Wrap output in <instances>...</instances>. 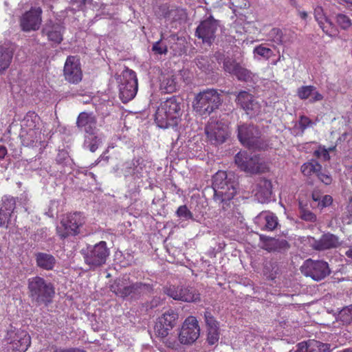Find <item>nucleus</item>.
<instances>
[{
    "mask_svg": "<svg viewBox=\"0 0 352 352\" xmlns=\"http://www.w3.org/2000/svg\"><path fill=\"white\" fill-rule=\"evenodd\" d=\"M214 199L223 210L230 208V200L236 193L237 182L232 174L218 171L212 179Z\"/></svg>",
    "mask_w": 352,
    "mask_h": 352,
    "instance_id": "nucleus-1",
    "label": "nucleus"
},
{
    "mask_svg": "<svg viewBox=\"0 0 352 352\" xmlns=\"http://www.w3.org/2000/svg\"><path fill=\"white\" fill-rule=\"evenodd\" d=\"M181 99L175 96L163 102L157 108L155 120L160 128H168L177 124V120L182 116Z\"/></svg>",
    "mask_w": 352,
    "mask_h": 352,
    "instance_id": "nucleus-2",
    "label": "nucleus"
},
{
    "mask_svg": "<svg viewBox=\"0 0 352 352\" xmlns=\"http://www.w3.org/2000/svg\"><path fill=\"white\" fill-rule=\"evenodd\" d=\"M110 289L121 298H138L141 294L150 292L152 287L148 283H131L128 275L116 278L110 286Z\"/></svg>",
    "mask_w": 352,
    "mask_h": 352,
    "instance_id": "nucleus-3",
    "label": "nucleus"
},
{
    "mask_svg": "<svg viewBox=\"0 0 352 352\" xmlns=\"http://www.w3.org/2000/svg\"><path fill=\"white\" fill-rule=\"evenodd\" d=\"M28 288L29 297L37 305H47L55 294L53 285L38 276L28 279Z\"/></svg>",
    "mask_w": 352,
    "mask_h": 352,
    "instance_id": "nucleus-4",
    "label": "nucleus"
},
{
    "mask_svg": "<svg viewBox=\"0 0 352 352\" xmlns=\"http://www.w3.org/2000/svg\"><path fill=\"white\" fill-rule=\"evenodd\" d=\"M221 102L220 94L214 89H207L197 95L193 107L200 115L207 116L218 109Z\"/></svg>",
    "mask_w": 352,
    "mask_h": 352,
    "instance_id": "nucleus-5",
    "label": "nucleus"
},
{
    "mask_svg": "<svg viewBox=\"0 0 352 352\" xmlns=\"http://www.w3.org/2000/svg\"><path fill=\"white\" fill-rule=\"evenodd\" d=\"M237 137L243 145L251 148L264 149L267 146L258 128L251 124H239L237 126Z\"/></svg>",
    "mask_w": 352,
    "mask_h": 352,
    "instance_id": "nucleus-6",
    "label": "nucleus"
},
{
    "mask_svg": "<svg viewBox=\"0 0 352 352\" xmlns=\"http://www.w3.org/2000/svg\"><path fill=\"white\" fill-rule=\"evenodd\" d=\"M110 250L105 241H100L94 245H89L84 254L85 262L90 269H96L106 263Z\"/></svg>",
    "mask_w": 352,
    "mask_h": 352,
    "instance_id": "nucleus-7",
    "label": "nucleus"
},
{
    "mask_svg": "<svg viewBox=\"0 0 352 352\" xmlns=\"http://www.w3.org/2000/svg\"><path fill=\"white\" fill-rule=\"evenodd\" d=\"M234 161L241 170L248 173H260L265 172L267 169V166L262 159L256 155H248L246 151L239 152L235 155Z\"/></svg>",
    "mask_w": 352,
    "mask_h": 352,
    "instance_id": "nucleus-8",
    "label": "nucleus"
},
{
    "mask_svg": "<svg viewBox=\"0 0 352 352\" xmlns=\"http://www.w3.org/2000/svg\"><path fill=\"white\" fill-rule=\"evenodd\" d=\"M119 87L120 98L122 102L126 103L132 100L138 91V79L135 72L128 68L124 69Z\"/></svg>",
    "mask_w": 352,
    "mask_h": 352,
    "instance_id": "nucleus-9",
    "label": "nucleus"
},
{
    "mask_svg": "<svg viewBox=\"0 0 352 352\" xmlns=\"http://www.w3.org/2000/svg\"><path fill=\"white\" fill-rule=\"evenodd\" d=\"M8 349L12 352H25L31 344L28 333L21 329L12 328L8 330L6 337Z\"/></svg>",
    "mask_w": 352,
    "mask_h": 352,
    "instance_id": "nucleus-10",
    "label": "nucleus"
},
{
    "mask_svg": "<svg viewBox=\"0 0 352 352\" xmlns=\"http://www.w3.org/2000/svg\"><path fill=\"white\" fill-rule=\"evenodd\" d=\"M84 223V217L80 212L69 214L61 220L60 226L57 227V232L61 238L76 235Z\"/></svg>",
    "mask_w": 352,
    "mask_h": 352,
    "instance_id": "nucleus-11",
    "label": "nucleus"
},
{
    "mask_svg": "<svg viewBox=\"0 0 352 352\" xmlns=\"http://www.w3.org/2000/svg\"><path fill=\"white\" fill-rule=\"evenodd\" d=\"M301 272L314 280H321L329 276L331 270L329 264L323 261L307 259L300 267Z\"/></svg>",
    "mask_w": 352,
    "mask_h": 352,
    "instance_id": "nucleus-12",
    "label": "nucleus"
},
{
    "mask_svg": "<svg viewBox=\"0 0 352 352\" xmlns=\"http://www.w3.org/2000/svg\"><path fill=\"white\" fill-rule=\"evenodd\" d=\"M200 328L197 318L188 317L184 322L178 339L181 344L189 345L194 343L199 337Z\"/></svg>",
    "mask_w": 352,
    "mask_h": 352,
    "instance_id": "nucleus-13",
    "label": "nucleus"
},
{
    "mask_svg": "<svg viewBox=\"0 0 352 352\" xmlns=\"http://www.w3.org/2000/svg\"><path fill=\"white\" fill-rule=\"evenodd\" d=\"M206 133L212 143L221 144L229 135L228 125L223 121L211 120L206 126Z\"/></svg>",
    "mask_w": 352,
    "mask_h": 352,
    "instance_id": "nucleus-14",
    "label": "nucleus"
},
{
    "mask_svg": "<svg viewBox=\"0 0 352 352\" xmlns=\"http://www.w3.org/2000/svg\"><path fill=\"white\" fill-rule=\"evenodd\" d=\"M41 14V8H33L25 12L19 20L21 30L25 32L38 30L42 22Z\"/></svg>",
    "mask_w": 352,
    "mask_h": 352,
    "instance_id": "nucleus-15",
    "label": "nucleus"
},
{
    "mask_svg": "<svg viewBox=\"0 0 352 352\" xmlns=\"http://www.w3.org/2000/svg\"><path fill=\"white\" fill-rule=\"evenodd\" d=\"M165 293L176 300L191 302L200 300L199 294L189 287L170 286L165 289Z\"/></svg>",
    "mask_w": 352,
    "mask_h": 352,
    "instance_id": "nucleus-16",
    "label": "nucleus"
},
{
    "mask_svg": "<svg viewBox=\"0 0 352 352\" xmlns=\"http://www.w3.org/2000/svg\"><path fill=\"white\" fill-rule=\"evenodd\" d=\"M218 27V21L210 16L199 25L195 34L198 38L202 39L203 43L210 45L214 41Z\"/></svg>",
    "mask_w": 352,
    "mask_h": 352,
    "instance_id": "nucleus-17",
    "label": "nucleus"
},
{
    "mask_svg": "<svg viewBox=\"0 0 352 352\" xmlns=\"http://www.w3.org/2000/svg\"><path fill=\"white\" fill-rule=\"evenodd\" d=\"M63 74L65 79L70 83L77 84L82 77L79 59L69 56L65 63Z\"/></svg>",
    "mask_w": 352,
    "mask_h": 352,
    "instance_id": "nucleus-18",
    "label": "nucleus"
},
{
    "mask_svg": "<svg viewBox=\"0 0 352 352\" xmlns=\"http://www.w3.org/2000/svg\"><path fill=\"white\" fill-rule=\"evenodd\" d=\"M236 102L251 116H256L261 111V105L255 101L252 95L247 91H240L236 95Z\"/></svg>",
    "mask_w": 352,
    "mask_h": 352,
    "instance_id": "nucleus-19",
    "label": "nucleus"
},
{
    "mask_svg": "<svg viewBox=\"0 0 352 352\" xmlns=\"http://www.w3.org/2000/svg\"><path fill=\"white\" fill-rule=\"evenodd\" d=\"M76 126L85 134H95L98 132L97 119L92 113L81 112L77 118Z\"/></svg>",
    "mask_w": 352,
    "mask_h": 352,
    "instance_id": "nucleus-20",
    "label": "nucleus"
},
{
    "mask_svg": "<svg viewBox=\"0 0 352 352\" xmlns=\"http://www.w3.org/2000/svg\"><path fill=\"white\" fill-rule=\"evenodd\" d=\"M176 319L177 314L173 310L165 312L156 322V333L162 338L166 337L168 334V331L174 327Z\"/></svg>",
    "mask_w": 352,
    "mask_h": 352,
    "instance_id": "nucleus-21",
    "label": "nucleus"
},
{
    "mask_svg": "<svg viewBox=\"0 0 352 352\" xmlns=\"http://www.w3.org/2000/svg\"><path fill=\"white\" fill-rule=\"evenodd\" d=\"M340 245V242L338 237L331 233L322 234L319 239L312 238L310 241L311 247L318 251L336 248Z\"/></svg>",
    "mask_w": 352,
    "mask_h": 352,
    "instance_id": "nucleus-22",
    "label": "nucleus"
},
{
    "mask_svg": "<svg viewBox=\"0 0 352 352\" xmlns=\"http://www.w3.org/2000/svg\"><path fill=\"white\" fill-rule=\"evenodd\" d=\"M255 222L261 230L272 231L278 226L277 217L270 212H262L255 219Z\"/></svg>",
    "mask_w": 352,
    "mask_h": 352,
    "instance_id": "nucleus-23",
    "label": "nucleus"
},
{
    "mask_svg": "<svg viewBox=\"0 0 352 352\" xmlns=\"http://www.w3.org/2000/svg\"><path fill=\"white\" fill-rule=\"evenodd\" d=\"M252 192L259 202L267 201L272 192L271 182L265 179H260L253 188Z\"/></svg>",
    "mask_w": 352,
    "mask_h": 352,
    "instance_id": "nucleus-24",
    "label": "nucleus"
},
{
    "mask_svg": "<svg viewBox=\"0 0 352 352\" xmlns=\"http://www.w3.org/2000/svg\"><path fill=\"white\" fill-rule=\"evenodd\" d=\"M331 345L322 343L317 340H309L298 344V349L295 352H331Z\"/></svg>",
    "mask_w": 352,
    "mask_h": 352,
    "instance_id": "nucleus-25",
    "label": "nucleus"
},
{
    "mask_svg": "<svg viewBox=\"0 0 352 352\" xmlns=\"http://www.w3.org/2000/svg\"><path fill=\"white\" fill-rule=\"evenodd\" d=\"M63 27L60 24L50 21L45 24L43 32L47 36L50 41L60 43L63 40Z\"/></svg>",
    "mask_w": 352,
    "mask_h": 352,
    "instance_id": "nucleus-26",
    "label": "nucleus"
},
{
    "mask_svg": "<svg viewBox=\"0 0 352 352\" xmlns=\"http://www.w3.org/2000/svg\"><path fill=\"white\" fill-rule=\"evenodd\" d=\"M267 40L276 44L283 45L286 43L292 42V35L290 32L284 33L280 29L274 28L267 34Z\"/></svg>",
    "mask_w": 352,
    "mask_h": 352,
    "instance_id": "nucleus-27",
    "label": "nucleus"
},
{
    "mask_svg": "<svg viewBox=\"0 0 352 352\" xmlns=\"http://www.w3.org/2000/svg\"><path fill=\"white\" fill-rule=\"evenodd\" d=\"M37 265L43 270H51L56 264L55 258L50 254L39 252L36 254Z\"/></svg>",
    "mask_w": 352,
    "mask_h": 352,
    "instance_id": "nucleus-28",
    "label": "nucleus"
},
{
    "mask_svg": "<svg viewBox=\"0 0 352 352\" xmlns=\"http://www.w3.org/2000/svg\"><path fill=\"white\" fill-rule=\"evenodd\" d=\"M23 144L26 146H33L36 143L41 140V131L26 130L21 133Z\"/></svg>",
    "mask_w": 352,
    "mask_h": 352,
    "instance_id": "nucleus-29",
    "label": "nucleus"
},
{
    "mask_svg": "<svg viewBox=\"0 0 352 352\" xmlns=\"http://www.w3.org/2000/svg\"><path fill=\"white\" fill-rule=\"evenodd\" d=\"M289 244L285 239L269 238L264 242V248L269 251H278L287 249Z\"/></svg>",
    "mask_w": 352,
    "mask_h": 352,
    "instance_id": "nucleus-30",
    "label": "nucleus"
},
{
    "mask_svg": "<svg viewBox=\"0 0 352 352\" xmlns=\"http://www.w3.org/2000/svg\"><path fill=\"white\" fill-rule=\"evenodd\" d=\"M38 116L34 113H30L27 114L22 122L21 131L40 129L38 126Z\"/></svg>",
    "mask_w": 352,
    "mask_h": 352,
    "instance_id": "nucleus-31",
    "label": "nucleus"
},
{
    "mask_svg": "<svg viewBox=\"0 0 352 352\" xmlns=\"http://www.w3.org/2000/svg\"><path fill=\"white\" fill-rule=\"evenodd\" d=\"M102 142V136L96 132L95 134H86L84 146L91 152H95Z\"/></svg>",
    "mask_w": 352,
    "mask_h": 352,
    "instance_id": "nucleus-32",
    "label": "nucleus"
},
{
    "mask_svg": "<svg viewBox=\"0 0 352 352\" xmlns=\"http://www.w3.org/2000/svg\"><path fill=\"white\" fill-rule=\"evenodd\" d=\"M12 52L8 48L0 47V72L6 69L12 60Z\"/></svg>",
    "mask_w": 352,
    "mask_h": 352,
    "instance_id": "nucleus-33",
    "label": "nucleus"
},
{
    "mask_svg": "<svg viewBox=\"0 0 352 352\" xmlns=\"http://www.w3.org/2000/svg\"><path fill=\"white\" fill-rule=\"evenodd\" d=\"M160 89L165 93H172L177 89V82L173 76L164 78L161 84Z\"/></svg>",
    "mask_w": 352,
    "mask_h": 352,
    "instance_id": "nucleus-34",
    "label": "nucleus"
},
{
    "mask_svg": "<svg viewBox=\"0 0 352 352\" xmlns=\"http://www.w3.org/2000/svg\"><path fill=\"white\" fill-rule=\"evenodd\" d=\"M278 272V267L276 262L267 261L263 268V274L268 278L273 280Z\"/></svg>",
    "mask_w": 352,
    "mask_h": 352,
    "instance_id": "nucleus-35",
    "label": "nucleus"
},
{
    "mask_svg": "<svg viewBox=\"0 0 352 352\" xmlns=\"http://www.w3.org/2000/svg\"><path fill=\"white\" fill-rule=\"evenodd\" d=\"M233 76H236L239 81L243 82L251 81L253 78L252 73L245 67H243L241 64Z\"/></svg>",
    "mask_w": 352,
    "mask_h": 352,
    "instance_id": "nucleus-36",
    "label": "nucleus"
},
{
    "mask_svg": "<svg viewBox=\"0 0 352 352\" xmlns=\"http://www.w3.org/2000/svg\"><path fill=\"white\" fill-rule=\"evenodd\" d=\"M322 31L329 36H336L338 31L336 25L328 19H324L321 24H318Z\"/></svg>",
    "mask_w": 352,
    "mask_h": 352,
    "instance_id": "nucleus-37",
    "label": "nucleus"
},
{
    "mask_svg": "<svg viewBox=\"0 0 352 352\" xmlns=\"http://www.w3.org/2000/svg\"><path fill=\"white\" fill-rule=\"evenodd\" d=\"M240 63H237L236 60L232 58L227 56L223 58V70L231 75H233L235 73Z\"/></svg>",
    "mask_w": 352,
    "mask_h": 352,
    "instance_id": "nucleus-38",
    "label": "nucleus"
},
{
    "mask_svg": "<svg viewBox=\"0 0 352 352\" xmlns=\"http://www.w3.org/2000/svg\"><path fill=\"white\" fill-rule=\"evenodd\" d=\"M321 168V166L316 162H307L302 165L301 171L304 175L308 176L313 173H318Z\"/></svg>",
    "mask_w": 352,
    "mask_h": 352,
    "instance_id": "nucleus-39",
    "label": "nucleus"
},
{
    "mask_svg": "<svg viewBox=\"0 0 352 352\" xmlns=\"http://www.w3.org/2000/svg\"><path fill=\"white\" fill-rule=\"evenodd\" d=\"M16 201L13 197H5L3 199V208L5 212L12 214L15 208Z\"/></svg>",
    "mask_w": 352,
    "mask_h": 352,
    "instance_id": "nucleus-40",
    "label": "nucleus"
},
{
    "mask_svg": "<svg viewBox=\"0 0 352 352\" xmlns=\"http://www.w3.org/2000/svg\"><path fill=\"white\" fill-rule=\"evenodd\" d=\"M208 336L207 341L209 344L213 345L218 342L219 339V328L215 327L207 329Z\"/></svg>",
    "mask_w": 352,
    "mask_h": 352,
    "instance_id": "nucleus-41",
    "label": "nucleus"
},
{
    "mask_svg": "<svg viewBox=\"0 0 352 352\" xmlns=\"http://www.w3.org/2000/svg\"><path fill=\"white\" fill-rule=\"evenodd\" d=\"M340 319L345 324L352 322V305L344 308L339 314Z\"/></svg>",
    "mask_w": 352,
    "mask_h": 352,
    "instance_id": "nucleus-42",
    "label": "nucleus"
},
{
    "mask_svg": "<svg viewBox=\"0 0 352 352\" xmlns=\"http://www.w3.org/2000/svg\"><path fill=\"white\" fill-rule=\"evenodd\" d=\"M254 53L266 59L270 58L274 54L272 50L270 48L266 47L263 45H260L256 47L254 50Z\"/></svg>",
    "mask_w": 352,
    "mask_h": 352,
    "instance_id": "nucleus-43",
    "label": "nucleus"
},
{
    "mask_svg": "<svg viewBox=\"0 0 352 352\" xmlns=\"http://www.w3.org/2000/svg\"><path fill=\"white\" fill-rule=\"evenodd\" d=\"M315 89L316 87L314 86H303L298 89V95L301 99H307Z\"/></svg>",
    "mask_w": 352,
    "mask_h": 352,
    "instance_id": "nucleus-44",
    "label": "nucleus"
},
{
    "mask_svg": "<svg viewBox=\"0 0 352 352\" xmlns=\"http://www.w3.org/2000/svg\"><path fill=\"white\" fill-rule=\"evenodd\" d=\"M204 318L206 324L207 326V329L219 327L217 321L214 319L210 311L206 310L204 312Z\"/></svg>",
    "mask_w": 352,
    "mask_h": 352,
    "instance_id": "nucleus-45",
    "label": "nucleus"
},
{
    "mask_svg": "<svg viewBox=\"0 0 352 352\" xmlns=\"http://www.w3.org/2000/svg\"><path fill=\"white\" fill-rule=\"evenodd\" d=\"M176 214L177 217L182 218L184 220L191 219L193 218L192 212L185 205L179 206L177 210Z\"/></svg>",
    "mask_w": 352,
    "mask_h": 352,
    "instance_id": "nucleus-46",
    "label": "nucleus"
},
{
    "mask_svg": "<svg viewBox=\"0 0 352 352\" xmlns=\"http://www.w3.org/2000/svg\"><path fill=\"white\" fill-rule=\"evenodd\" d=\"M336 22L342 29H347L351 25L350 19L342 14H339L336 16Z\"/></svg>",
    "mask_w": 352,
    "mask_h": 352,
    "instance_id": "nucleus-47",
    "label": "nucleus"
},
{
    "mask_svg": "<svg viewBox=\"0 0 352 352\" xmlns=\"http://www.w3.org/2000/svg\"><path fill=\"white\" fill-rule=\"evenodd\" d=\"M314 14L318 24H321L322 22L327 18L324 12L323 8L320 6H316L314 8Z\"/></svg>",
    "mask_w": 352,
    "mask_h": 352,
    "instance_id": "nucleus-48",
    "label": "nucleus"
},
{
    "mask_svg": "<svg viewBox=\"0 0 352 352\" xmlns=\"http://www.w3.org/2000/svg\"><path fill=\"white\" fill-rule=\"evenodd\" d=\"M152 50L157 54H166L167 47L160 44V41L155 42L152 47Z\"/></svg>",
    "mask_w": 352,
    "mask_h": 352,
    "instance_id": "nucleus-49",
    "label": "nucleus"
},
{
    "mask_svg": "<svg viewBox=\"0 0 352 352\" xmlns=\"http://www.w3.org/2000/svg\"><path fill=\"white\" fill-rule=\"evenodd\" d=\"M300 217L307 221L314 222L316 220V215L309 210H302Z\"/></svg>",
    "mask_w": 352,
    "mask_h": 352,
    "instance_id": "nucleus-50",
    "label": "nucleus"
},
{
    "mask_svg": "<svg viewBox=\"0 0 352 352\" xmlns=\"http://www.w3.org/2000/svg\"><path fill=\"white\" fill-rule=\"evenodd\" d=\"M11 214L5 212L3 208H0V227L4 226L8 223Z\"/></svg>",
    "mask_w": 352,
    "mask_h": 352,
    "instance_id": "nucleus-51",
    "label": "nucleus"
},
{
    "mask_svg": "<svg viewBox=\"0 0 352 352\" xmlns=\"http://www.w3.org/2000/svg\"><path fill=\"white\" fill-rule=\"evenodd\" d=\"M312 122L306 116H301L299 120V125L301 130L303 131L307 127L312 125Z\"/></svg>",
    "mask_w": 352,
    "mask_h": 352,
    "instance_id": "nucleus-52",
    "label": "nucleus"
},
{
    "mask_svg": "<svg viewBox=\"0 0 352 352\" xmlns=\"http://www.w3.org/2000/svg\"><path fill=\"white\" fill-rule=\"evenodd\" d=\"M315 154L319 157H322L324 160L329 159V151L324 148H320L315 151Z\"/></svg>",
    "mask_w": 352,
    "mask_h": 352,
    "instance_id": "nucleus-53",
    "label": "nucleus"
},
{
    "mask_svg": "<svg viewBox=\"0 0 352 352\" xmlns=\"http://www.w3.org/2000/svg\"><path fill=\"white\" fill-rule=\"evenodd\" d=\"M332 197L330 195H324L322 197V199L320 201H319L318 206L322 208L327 207L332 203Z\"/></svg>",
    "mask_w": 352,
    "mask_h": 352,
    "instance_id": "nucleus-54",
    "label": "nucleus"
},
{
    "mask_svg": "<svg viewBox=\"0 0 352 352\" xmlns=\"http://www.w3.org/2000/svg\"><path fill=\"white\" fill-rule=\"evenodd\" d=\"M318 178L321 180L322 182L328 185L331 182V177L325 173H320V171L317 173Z\"/></svg>",
    "mask_w": 352,
    "mask_h": 352,
    "instance_id": "nucleus-55",
    "label": "nucleus"
},
{
    "mask_svg": "<svg viewBox=\"0 0 352 352\" xmlns=\"http://www.w3.org/2000/svg\"><path fill=\"white\" fill-rule=\"evenodd\" d=\"M73 5L76 4L78 9L82 10L87 3H91L92 0H71Z\"/></svg>",
    "mask_w": 352,
    "mask_h": 352,
    "instance_id": "nucleus-56",
    "label": "nucleus"
},
{
    "mask_svg": "<svg viewBox=\"0 0 352 352\" xmlns=\"http://www.w3.org/2000/svg\"><path fill=\"white\" fill-rule=\"evenodd\" d=\"M53 352H86L85 351L78 349V348H69V349H63V348H56Z\"/></svg>",
    "mask_w": 352,
    "mask_h": 352,
    "instance_id": "nucleus-57",
    "label": "nucleus"
},
{
    "mask_svg": "<svg viewBox=\"0 0 352 352\" xmlns=\"http://www.w3.org/2000/svg\"><path fill=\"white\" fill-rule=\"evenodd\" d=\"M310 102H315L316 101L322 100L323 98V96L318 92L316 89L313 91L311 96H310Z\"/></svg>",
    "mask_w": 352,
    "mask_h": 352,
    "instance_id": "nucleus-58",
    "label": "nucleus"
},
{
    "mask_svg": "<svg viewBox=\"0 0 352 352\" xmlns=\"http://www.w3.org/2000/svg\"><path fill=\"white\" fill-rule=\"evenodd\" d=\"M297 12H298V16L302 20L307 21V19L309 18L308 13L305 10H298Z\"/></svg>",
    "mask_w": 352,
    "mask_h": 352,
    "instance_id": "nucleus-59",
    "label": "nucleus"
},
{
    "mask_svg": "<svg viewBox=\"0 0 352 352\" xmlns=\"http://www.w3.org/2000/svg\"><path fill=\"white\" fill-rule=\"evenodd\" d=\"M7 154V149L5 146H0V159L4 158V157Z\"/></svg>",
    "mask_w": 352,
    "mask_h": 352,
    "instance_id": "nucleus-60",
    "label": "nucleus"
},
{
    "mask_svg": "<svg viewBox=\"0 0 352 352\" xmlns=\"http://www.w3.org/2000/svg\"><path fill=\"white\" fill-rule=\"evenodd\" d=\"M248 2L246 0H244V1L241 3H238L236 5L237 7H239L240 8H245L248 6Z\"/></svg>",
    "mask_w": 352,
    "mask_h": 352,
    "instance_id": "nucleus-61",
    "label": "nucleus"
},
{
    "mask_svg": "<svg viewBox=\"0 0 352 352\" xmlns=\"http://www.w3.org/2000/svg\"><path fill=\"white\" fill-rule=\"evenodd\" d=\"M345 254L347 257L352 258V248H349L346 250Z\"/></svg>",
    "mask_w": 352,
    "mask_h": 352,
    "instance_id": "nucleus-62",
    "label": "nucleus"
},
{
    "mask_svg": "<svg viewBox=\"0 0 352 352\" xmlns=\"http://www.w3.org/2000/svg\"><path fill=\"white\" fill-rule=\"evenodd\" d=\"M173 40H178V37L175 34H171L170 36Z\"/></svg>",
    "mask_w": 352,
    "mask_h": 352,
    "instance_id": "nucleus-63",
    "label": "nucleus"
},
{
    "mask_svg": "<svg viewBox=\"0 0 352 352\" xmlns=\"http://www.w3.org/2000/svg\"><path fill=\"white\" fill-rule=\"evenodd\" d=\"M342 1L347 4L352 5V0H342Z\"/></svg>",
    "mask_w": 352,
    "mask_h": 352,
    "instance_id": "nucleus-64",
    "label": "nucleus"
}]
</instances>
